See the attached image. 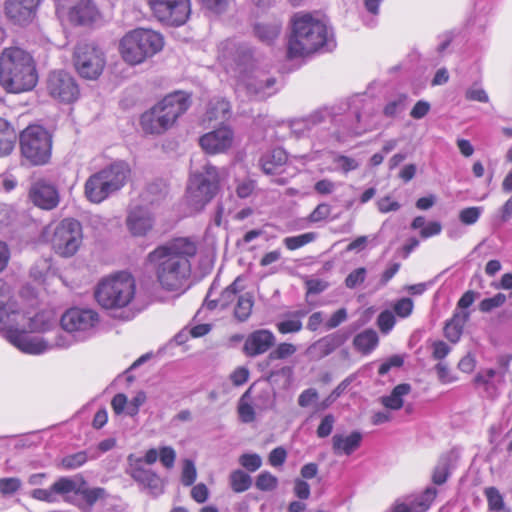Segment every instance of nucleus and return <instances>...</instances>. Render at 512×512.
<instances>
[{
  "instance_id": "obj_1",
  "label": "nucleus",
  "mask_w": 512,
  "mask_h": 512,
  "mask_svg": "<svg viewBox=\"0 0 512 512\" xmlns=\"http://www.w3.org/2000/svg\"><path fill=\"white\" fill-rule=\"evenodd\" d=\"M23 312L11 298L10 287L0 280V331L16 348L26 354L39 355L54 348L67 349L72 341L65 334L58 333L53 339L28 335L29 330L19 322Z\"/></svg>"
},
{
  "instance_id": "obj_2",
  "label": "nucleus",
  "mask_w": 512,
  "mask_h": 512,
  "mask_svg": "<svg viewBox=\"0 0 512 512\" xmlns=\"http://www.w3.org/2000/svg\"><path fill=\"white\" fill-rule=\"evenodd\" d=\"M197 252L189 238H176L151 251L147 260L154 266L157 282L169 292L185 290L191 274L190 258Z\"/></svg>"
},
{
  "instance_id": "obj_3",
  "label": "nucleus",
  "mask_w": 512,
  "mask_h": 512,
  "mask_svg": "<svg viewBox=\"0 0 512 512\" xmlns=\"http://www.w3.org/2000/svg\"><path fill=\"white\" fill-rule=\"evenodd\" d=\"M33 59L19 47H10L0 55V84L10 93L29 91L37 84Z\"/></svg>"
},
{
  "instance_id": "obj_4",
  "label": "nucleus",
  "mask_w": 512,
  "mask_h": 512,
  "mask_svg": "<svg viewBox=\"0 0 512 512\" xmlns=\"http://www.w3.org/2000/svg\"><path fill=\"white\" fill-rule=\"evenodd\" d=\"M326 47H333L327 26L310 15L295 18L293 32L288 42L290 58L305 56Z\"/></svg>"
},
{
  "instance_id": "obj_5",
  "label": "nucleus",
  "mask_w": 512,
  "mask_h": 512,
  "mask_svg": "<svg viewBox=\"0 0 512 512\" xmlns=\"http://www.w3.org/2000/svg\"><path fill=\"white\" fill-rule=\"evenodd\" d=\"M163 36L151 29L138 28L127 33L121 40L120 49L123 59L137 65L162 50Z\"/></svg>"
},
{
  "instance_id": "obj_6",
  "label": "nucleus",
  "mask_w": 512,
  "mask_h": 512,
  "mask_svg": "<svg viewBox=\"0 0 512 512\" xmlns=\"http://www.w3.org/2000/svg\"><path fill=\"white\" fill-rule=\"evenodd\" d=\"M135 280L127 272L104 277L98 283V304L106 309L126 307L134 299Z\"/></svg>"
},
{
  "instance_id": "obj_7",
  "label": "nucleus",
  "mask_w": 512,
  "mask_h": 512,
  "mask_svg": "<svg viewBox=\"0 0 512 512\" xmlns=\"http://www.w3.org/2000/svg\"><path fill=\"white\" fill-rule=\"evenodd\" d=\"M219 175L216 167L206 163L201 171L191 173L187 187L188 204L195 211L202 210L218 191Z\"/></svg>"
},
{
  "instance_id": "obj_8",
  "label": "nucleus",
  "mask_w": 512,
  "mask_h": 512,
  "mask_svg": "<svg viewBox=\"0 0 512 512\" xmlns=\"http://www.w3.org/2000/svg\"><path fill=\"white\" fill-rule=\"evenodd\" d=\"M45 233L51 234L49 241L52 250L64 258L75 255L83 240L82 226L73 218H65L55 225L48 226Z\"/></svg>"
},
{
  "instance_id": "obj_9",
  "label": "nucleus",
  "mask_w": 512,
  "mask_h": 512,
  "mask_svg": "<svg viewBox=\"0 0 512 512\" xmlns=\"http://www.w3.org/2000/svg\"><path fill=\"white\" fill-rule=\"evenodd\" d=\"M20 149L24 158L33 165H43L51 157L52 137L40 125H30L20 136Z\"/></svg>"
},
{
  "instance_id": "obj_10",
  "label": "nucleus",
  "mask_w": 512,
  "mask_h": 512,
  "mask_svg": "<svg viewBox=\"0 0 512 512\" xmlns=\"http://www.w3.org/2000/svg\"><path fill=\"white\" fill-rule=\"evenodd\" d=\"M96 322V312L90 308L73 307L66 310L59 319V323L72 345L83 342L93 335Z\"/></svg>"
},
{
  "instance_id": "obj_11",
  "label": "nucleus",
  "mask_w": 512,
  "mask_h": 512,
  "mask_svg": "<svg viewBox=\"0 0 512 512\" xmlns=\"http://www.w3.org/2000/svg\"><path fill=\"white\" fill-rule=\"evenodd\" d=\"M150 11L159 22L168 26H181L188 20L189 0H147Z\"/></svg>"
},
{
  "instance_id": "obj_12",
  "label": "nucleus",
  "mask_w": 512,
  "mask_h": 512,
  "mask_svg": "<svg viewBox=\"0 0 512 512\" xmlns=\"http://www.w3.org/2000/svg\"><path fill=\"white\" fill-rule=\"evenodd\" d=\"M56 15L76 26H89L96 17L93 0H55Z\"/></svg>"
},
{
  "instance_id": "obj_13",
  "label": "nucleus",
  "mask_w": 512,
  "mask_h": 512,
  "mask_svg": "<svg viewBox=\"0 0 512 512\" xmlns=\"http://www.w3.org/2000/svg\"><path fill=\"white\" fill-rule=\"evenodd\" d=\"M130 174L131 170L124 161H115L98 172V203L119 191Z\"/></svg>"
},
{
  "instance_id": "obj_14",
  "label": "nucleus",
  "mask_w": 512,
  "mask_h": 512,
  "mask_svg": "<svg viewBox=\"0 0 512 512\" xmlns=\"http://www.w3.org/2000/svg\"><path fill=\"white\" fill-rule=\"evenodd\" d=\"M275 84V77L264 70L253 68L240 75L238 86L244 88L251 96L262 99L275 93Z\"/></svg>"
},
{
  "instance_id": "obj_15",
  "label": "nucleus",
  "mask_w": 512,
  "mask_h": 512,
  "mask_svg": "<svg viewBox=\"0 0 512 512\" xmlns=\"http://www.w3.org/2000/svg\"><path fill=\"white\" fill-rule=\"evenodd\" d=\"M47 90L52 98L63 103H72L79 96V87L76 80L63 70L50 73Z\"/></svg>"
},
{
  "instance_id": "obj_16",
  "label": "nucleus",
  "mask_w": 512,
  "mask_h": 512,
  "mask_svg": "<svg viewBox=\"0 0 512 512\" xmlns=\"http://www.w3.org/2000/svg\"><path fill=\"white\" fill-rule=\"evenodd\" d=\"M127 460L129 464L127 473L137 483L148 489L153 495L162 493L163 483L161 478L151 469L144 467L142 458L130 454Z\"/></svg>"
},
{
  "instance_id": "obj_17",
  "label": "nucleus",
  "mask_w": 512,
  "mask_h": 512,
  "mask_svg": "<svg viewBox=\"0 0 512 512\" xmlns=\"http://www.w3.org/2000/svg\"><path fill=\"white\" fill-rule=\"evenodd\" d=\"M190 96L183 91H176L168 94L154 106L159 113L167 119L168 124L173 127L177 119L190 107Z\"/></svg>"
},
{
  "instance_id": "obj_18",
  "label": "nucleus",
  "mask_w": 512,
  "mask_h": 512,
  "mask_svg": "<svg viewBox=\"0 0 512 512\" xmlns=\"http://www.w3.org/2000/svg\"><path fill=\"white\" fill-rule=\"evenodd\" d=\"M96 45L79 42L74 50L73 63L78 74L85 79H96Z\"/></svg>"
},
{
  "instance_id": "obj_19",
  "label": "nucleus",
  "mask_w": 512,
  "mask_h": 512,
  "mask_svg": "<svg viewBox=\"0 0 512 512\" xmlns=\"http://www.w3.org/2000/svg\"><path fill=\"white\" fill-rule=\"evenodd\" d=\"M52 491L57 494L74 492L81 496L86 506L92 507L96 503V488H88L86 482L78 477H61L53 485Z\"/></svg>"
},
{
  "instance_id": "obj_20",
  "label": "nucleus",
  "mask_w": 512,
  "mask_h": 512,
  "mask_svg": "<svg viewBox=\"0 0 512 512\" xmlns=\"http://www.w3.org/2000/svg\"><path fill=\"white\" fill-rule=\"evenodd\" d=\"M29 198L33 204L44 210H52L59 203V193L56 187L45 181H35L29 189Z\"/></svg>"
},
{
  "instance_id": "obj_21",
  "label": "nucleus",
  "mask_w": 512,
  "mask_h": 512,
  "mask_svg": "<svg viewBox=\"0 0 512 512\" xmlns=\"http://www.w3.org/2000/svg\"><path fill=\"white\" fill-rule=\"evenodd\" d=\"M276 342L274 334L268 329H258L250 333L243 345V352L256 357L269 351Z\"/></svg>"
},
{
  "instance_id": "obj_22",
  "label": "nucleus",
  "mask_w": 512,
  "mask_h": 512,
  "mask_svg": "<svg viewBox=\"0 0 512 512\" xmlns=\"http://www.w3.org/2000/svg\"><path fill=\"white\" fill-rule=\"evenodd\" d=\"M200 145L209 154L222 153L229 149L233 142V132L227 126L206 133L199 139Z\"/></svg>"
},
{
  "instance_id": "obj_23",
  "label": "nucleus",
  "mask_w": 512,
  "mask_h": 512,
  "mask_svg": "<svg viewBox=\"0 0 512 512\" xmlns=\"http://www.w3.org/2000/svg\"><path fill=\"white\" fill-rule=\"evenodd\" d=\"M40 0H6L5 13L16 24H26L35 16Z\"/></svg>"
},
{
  "instance_id": "obj_24",
  "label": "nucleus",
  "mask_w": 512,
  "mask_h": 512,
  "mask_svg": "<svg viewBox=\"0 0 512 512\" xmlns=\"http://www.w3.org/2000/svg\"><path fill=\"white\" fill-rule=\"evenodd\" d=\"M508 371V362L503 365L502 371L495 369H483L479 371L474 383L478 387H482L488 398H495L498 394L499 385L504 382L505 374Z\"/></svg>"
},
{
  "instance_id": "obj_25",
  "label": "nucleus",
  "mask_w": 512,
  "mask_h": 512,
  "mask_svg": "<svg viewBox=\"0 0 512 512\" xmlns=\"http://www.w3.org/2000/svg\"><path fill=\"white\" fill-rule=\"evenodd\" d=\"M19 322L29 332L45 333L56 327L59 320L53 310L46 309L36 313L33 317H27L23 313V318H19Z\"/></svg>"
},
{
  "instance_id": "obj_26",
  "label": "nucleus",
  "mask_w": 512,
  "mask_h": 512,
  "mask_svg": "<svg viewBox=\"0 0 512 512\" xmlns=\"http://www.w3.org/2000/svg\"><path fill=\"white\" fill-rule=\"evenodd\" d=\"M164 118L156 107L153 106L142 114L140 118L141 128L146 134L161 135L172 128L168 124L167 119Z\"/></svg>"
},
{
  "instance_id": "obj_27",
  "label": "nucleus",
  "mask_w": 512,
  "mask_h": 512,
  "mask_svg": "<svg viewBox=\"0 0 512 512\" xmlns=\"http://www.w3.org/2000/svg\"><path fill=\"white\" fill-rule=\"evenodd\" d=\"M343 342L344 339L340 335L331 334L310 345L307 349V354L314 359H321L335 351Z\"/></svg>"
},
{
  "instance_id": "obj_28",
  "label": "nucleus",
  "mask_w": 512,
  "mask_h": 512,
  "mask_svg": "<svg viewBox=\"0 0 512 512\" xmlns=\"http://www.w3.org/2000/svg\"><path fill=\"white\" fill-rule=\"evenodd\" d=\"M127 226L133 235L142 236L152 228L153 219L147 210L136 208L129 213Z\"/></svg>"
},
{
  "instance_id": "obj_29",
  "label": "nucleus",
  "mask_w": 512,
  "mask_h": 512,
  "mask_svg": "<svg viewBox=\"0 0 512 512\" xmlns=\"http://www.w3.org/2000/svg\"><path fill=\"white\" fill-rule=\"evenodd\" d=\"M240 278H236L232 284H230L227 288H225L220 297L217 300L210 299L211 290L208 292L207 297L205 299V305L208 309L213 310L218 305L222 309H226L229 307L233 302L237 301L238 296L240 295L239 292L241 291L240 287Z\"/></svg>"
},
{
  "instance_id": "obj_30",
  "label": "nucleus",
  "mask_w": 512,
  "mask_h": 512,
  "mask_svg": "<svg viewBox=\"0 0 512 512\" xmlns=\"http://www.w3.org/2000/svg\"><path fill=\"white\" fill-rule=\"evenodd\" d=\"M362 434L358 431L352 432L348 436L335 434L332 437V447L335 454L350 455L360 447Z\"/></svg>"
},
{
  "instance_id": "obj_31",
  "label": "nucleus",
  "mask_w": 512,
  "mask_h": 512,
  "mask_svg": "<svg viewBox=\"0 0 512 512\" xmlns=\"http://www.w3.org/2000/svg\"><path fill=\"white\" fill-rule=\"evenodd\" d=\"M230 117V104L224 99H213L209 102L204 122H224Z\"/></svg>"
},
{
  "instance_id": "obj_32",
  "label": "nucleus",
  "mask_w": 512,
  "mask_h": 512,
  "mask_svg": "<svg viewBox=\"0 0 512 512\" xmlns=\"http://www.w3.org/2000/svg\"><path fill=\"white\" fill-rule=\"evenodd\" d=\"M16 138L13 126L0 117V157L7 156L13 151Z\"/></svg>"
},
{
  "instance_id": "obj_33",
  "label": "nucleus",
  "mask_w": 512,
  "mask_h": 512,
  "mask_svg": "<svg viewBox=\"0 0 512 512\" xmlns=\"http://www.w3.org/2000/svg\"><path fill=\"white\" fill-rule=\"evenodd\" d=\"M469 312L460 311L456 312L452 319L447 322L444 328L446 338L451 342H457L462 334L463 327L469 319Z\"/></svg>"
},
{
  "instance_id": "obj_34",
  "label": "nucleus",
  "mask_w": 512,
  "mask_h": 512,
  "mask_svg": "<svg viewBox=\"0 0 512 512\" xmlns=\"http://www.w3.org/2000/svg\"><path fill=\"white\" fill-rule=\"evenodd\" d=\"M287 161V155L284 150L277 148L267 153L260 159V166L264 173L274 174L277 168L284 165Z\"/></svg>"
},
{
  "instance_id": "obj_35",
  "label": "nucleus",
  "mask_w": 512,
  "mask_h": 512,
  "mask_svg": "<svg viewBox=\"0 0 512 512\" xmlns=\"http://www.w3.org/2000/svg\"><path fill=\"white\" fill-rule=\"evenodd\" d=\"M411 391L410 384L402 383L393 388L388 396L381 398V403L389 409L399 410L403 406V396L409 394Z\"/></svg>"
},
{
  "instance_id": "obj_36",
  "label": "nucleus",
  "mask_w": 512,
  "mask_h": 512,
  "mask_svg": "<svg viewBox=\"0 0 512 512\" xmlns=\"http://www.w3.org/2000/svg\"><path fill=\"white\" fill-rule=\"evenodd\" d=\"M452 459V453L444 454L439 458L432 473V482L434 484L442 485L447 481L450 475Z\"/></svg>"
},
{
  "instance_id": "obj_37",
  "label": "nucleus",
  "mask_w": 512,
  "mask_h": 512,
  "mask_svg": "<svg viewBox=\"0 0 512 512\" xmlns=\"http://www.w3.org/2000/svg\"><path fill=\"white\" fill-rule=\"evenodd\" d=\"M253 305L254 300L251 293L246 292L240 294L237 298L236 306L234 309L235 318L240 322L246 321L251 315Z\"/></svg>"
},
{
  "instance_id": "obj_38",
  "label": "nucleus",
  "mask_w": 512,
  "mask_h": 512,
  "mask_svg": "<svg viewBox=\"0 0 512 512\" xmlns=\"http://www.w3.org/2000/svg\"><path fill=\"white\" fill-rule=\"evenodd\" d=\"M354 346L363 353L371 352L378 344V335L374 330L368 329L354 338Z\"/></svg>"
},
{
  "instance_id": "obj_39",
  "label": "nucleus",
  "mask_w": 512,
  "mask_h": 512,
  "mask_svg": "<svg viewBox=\"0 0 512 512\" xmlns=\"http://www.w3.org/2000/svg\"><path fill=\"white\" fill-rule=\"evenodd\" d=\"M254 31L256 36L261 40L262 42L266 44H271L278 36L281 31V24L280 23H271V24H264L259 23L256 24L254 27Z\"/></svg>"
},
{
  "instance_id": "obj_40",
  "label": "nucleus",
  "mask_w": 512,
  "mask_h": 512,
  "mask_svg": "<svg viewBox=\"0 0 512 512\" xmlns=\"http://www.w3.org/2000/svg\"><path fill=\"white\" fill-rule=\"evenodd\" d=\"M229 483L234 492L242 493L251 487L252 478L244 471L237 469L230 473Z\"/></svg>"
},
{
  "instance_id": "obj_41",
  "label": "nucleus",
  "mask_w": 512,
  "mask_h": 512,
  "mask_svg": "<svg viewBox=\"0 0 512 512\" xmlns=\"http://www.w3.org/2000/svg\"><path fill=\"white\" fill-rule=\"evenodd\" d=\"M297 352V346L288 343V342H282L278 344L267 356L268 361H275V360H285L291 356H293Z\"/></svg>"
},
{
  "instance_id": "obj_42",
  "label": "nucleus",
  "mask_w": 512,
  "mask_h": 512,
  "mask_svg": "<svg viewBox=\"0 0 512 512\" xmlns=\"http://www.w3.org/2000/svg\"><path fill=\"white\" fill-rule=\"evenodd\" d=\"M437 495V490L434 487H428L424 493L412 502L414 512H425L430 507L431 503Z\"/></svg>"
},
{
  "instance_id": "obj_43",
  "label": "nucleus",
  "mask_w": 512,
  "mask_h": 512,
  "mask_svg": "<svg viewBox=\"0 0 512 512\" xmlns=\"http://www.w3.org/2000/svg\"><path fill=\"white\" fill-rule=\"evenodd\" d=\"M316 239V233L308 232L297 236L286 237L283 240L284 245L289 250H296L304 245L314 241Z\"/></svg>"
},
{
  "instance_id": "obj_44",
  "label": "nucleus",
  "mask_w": 512,
  "mask_h": 512,
  "mask_svg": "<svg viewBox=\"0 0 512 512\" xmlns=\"http://www.w3.org/2000/svg\"><path fill=\"white\" fill-rule=\"evenodd\" d=\"M285 319L276 323V328L281 334L298 333L302 330V321L285 315Z\"/></svg>"
},
{
  "instance_id": "obj_45",
  "label": "nucleus",
  "mask_w": 512,
  "mask_h": 512,
  "mask_svg": "<svg viewBox=\"0 0 512 512\" xmlns=\"http://www.w3.org/2000/svg\"><path fill=\"white\" fill-rule=\"evenodd\" d=\"M278 479L268 471L261 472L255 482V486L260 491H273L277 488Z\"/></svg>"
},
{
  "instance_id": "obj_46",
  "label": "nucleus",
  "mask_w": 512,
  "mask_h": 512,
  "mask_svg": "<svg viewBox=\"0 0 512 512\" xmlns=\"http://www.w3.org/2000/svg\"><path fill=\"white\" fill-rule=\"evenodd\" d=\"M507 300L503 293H497L493 297L485 298L479 303V310L484 313L491 312L492 310L501 307Z\"/></svg>"
},
{
  "instance_id": "obj_47",
  "label": "nucleus",
  "mask_w": 512,
  "mask_h": 512,
  "mask_svg": "<svg viewBox=\"0 0 512 512\" xmlns=\"http://www.w3.org/2000/svg\"><path fill=\"white\" fill-rule=\"evenodd\" d=\"M22 482L17 477L0 478V493L4 496L12 495L21 488Z\"/></svg>"
},
{
  "instance_id": "obj_48",
  "label": "nucleus",
  "mask_w": 512,
  "mask_h": 512,
  "mask_svg": "<svg viewBox=\"0 0 512 512\" xmlns=\"http://www.w3.org/2000/svg\"><path fill=\"white\" fill-rule=\"evenodd\" d=\"M322 121V115L320 113H314L306 119L293 122L292 129L295 132H302L305 129H311V127L321 123Z\"/></svg>"
},
{
  "instance_id": "obj_49",
  "label": "nucleus",
  "mask_w": 512,
  "mask_h": 512,
  "mask_svg": "<svg viewBox=\"0 0 512 512\" xmlns=\"http://www.w3.org/2000/svg\"><path fill=\"white\" fill-rule=\"evenodd\" d=\"M239 463L248 471L254 472L261 467L262 459L256 453H245L239 457Z\"/></svg>"
},
{
  "instance_id": "obj_50",
  "label": "nucleus",
  "mask_w": 512,
  "mask_h": 512,
  "mask_svg": "<svg viewBox=\"0 0 512 512\" xmlns=\"http://www.w3.org/2000/svg\"><path fill=\"white\" fill-rule=\"evenodd\" d=\"M331 214V206L327 203L318 204L307 217L310 223H318L326 220Z\"/></svg>"
},
{
  "instance_id": "obj_51",
  "label": "nucleus",
  "mask_w": 512,
  "mask_h": 512,
  "mask_svg": "<svg viewBox=\"0 0 512 512\" xmlns=\"http://www.w3.org/2000/svg\"><path fill=\"white\" fill-rule=\"evenodd\" d=\"M406 97L404 95L398 96L396 99L386 104L383 113L387 117H395L405 109Z\"/></svg>"
},
{
  "instance_id": "obj_52",
  "label": "nucleus",
  "mask_w": 512,
  "mask_h": 512,
  "mask_svg": "<svg viewBox=\"0 0 512 512\" xmlns=\"http://www.w3.org/2000/svg\"><path fill=\"white\" fill-rule=\"evenodd\" d=\"M87 461L86 452L81 451L64 457L61 461L63 468L76 469Z\"/></svg>"
},
{
  "instance_id": "obj_53",
  "label": "nucleus",
  "mask_w": 512,
  "mask_h": 512,
  "mask_svg": "<svg viewBox=\"0 0 512 512\" xmlns=\"http://www.w3.org/2000/svg\"><path fill=\"white\" fill-rule=\"evenodd\" d=\"M490 510L500 511L504 506L503 498L499 491L494 487H489L485 490Z\"/></svg>"
},
{
  "instance_id": "obj_54",
  "label": "nucleus",
  "mask_w": 512,
  "mask_h": 512,
  "mask_svg": "<svg viewBox=\"0 0 512 512\" xmlns=\"http://www.w3.org/2000/svg\"><path fill=\"white\" fill-rule=\"evenodd\" d=\"M197 477L195 465L192 460L186 459L183 463L181 481L184 486H191Z\"/></svg>"
},
{
  "instance_id": "obj_55",
  "label": "nucleus",
  "mask_w": 512,
  "mask_h": 512,
  "mask_svg": "<svg viewBox=\"0 0 512 512\" xmlns=\"http://www.w3.org/2000/svg\"><path fill=\"white\" fill-rule=\"evenodd\" d=\"M367 271L364 267L357 268L350 272L345 279V285L349 289H354L362 284L366 279Z\"/></svg>"
},
{
  "instance_id": "obj_56",
  "label": "nucleus",
  "mask_w": 512,
  "mask_h": 512,
  "mask_svg": "<svg viewBox=\"0 0 512 512\" xmlns=\"http://www.w3.org/2000/svg\"><path fill=\"white\" fill-rule=\"evenodd\" d=\"M481 213V207H468L460 211L459 219L465 225H472L478 221Z\"/></svg>"
},
{
  "instance_id": "obj_57",
  "label": "nucleus",
  "mask_w": 512,
  "mask_h": 512,
  "mask_svg": "<svg viewBox=\"0 0 512 512\" xmlns=\"http://www.w3.org/2000/svg\"><path fill=\"white\" fill-rule=\"evenodd\" d=\"M334 163L337 164V168L344 173L356 170L359 167L357 160L344 155H337L334 158Z\"/></svg>"
},
{
  "instance_id": "obj_58",
  "label": "nucleus",
  "mask_w": 512,
  "mask_h": 512,
  "mask_svg": "<svg viewBox=\"0 0 512 512\" xmlns=\"http://www.w3.org/2000/svg\"><path fill=\"white\" fill-rule=\"evenodd\" d=\"M319 398V394L315 388H308L301 392L298 397V405L307 408L314 404Z\"/></svg>"
},
{
  "instance_id": "obj_59",
  "label": "nucleus",
  "mask_w": 512,
  "mask_h": 512,
  "mask_svg": "<svg viewBox=\"0 0 512 512\" xmlns=\"http://www.w3.org/2000/svg\"><path fill=\"white\" fill-rule=\"evenodd\" d=\"M146 394L139 391L127 404V415L133 417L138 414L139 408L145 403Z\"/></svg>"
},
{
  "instance_id": "obj_60",
  "label": "nucleus",
  "mask_w": 512,
  "mask_h": 512,
  "mask_svg": "<svg viewBox=\"0 0 512 512\" xmlns=\"http://www.w3.org/2000/svg\"><path fill=\"white\" fill-rule=\"evenodd\" d=\"M334 423H335L334 416L332 414L326 415L322 419L321 423L319 424V426L317 428V436L319 438L328 437L333 430Z\"/></svg>"
},
{
  "instance_id": "obj_61",
  "label": "nucleus",
  "mask_w": 512,
  "mask_h": 512,
  "mask_svg": "<svg viewBox=\"0 0 512 512\" xmlns=\"http://www.w3.org/2000/svg\"><path fill=\"white\" fill-rule=\"evenodd\" d=\"M159 458L163 466L170 469L174 466L176 452L170 446L162 447L159 452Z\"/></svg>"
},
{
  "instance_id": "obj_62",
  "label": "nucleus",
  "mask_w": 512,
  "mask_h": 512,
  "mask_svg": "<svg viewBox=\"0 0 512 512\" xmlns=\"http://www.w3.org/2000/svg\"><path fill=\"white\" fill-rule=\"evenodd\" d=\"M465 97L470 101H478L483 103H487L489 101V97L485 90L475 85L466 90Z\"/></svg>"
},
{
  "instance_id": "obj_63",
  "label": "nucleus",
  "mask_w": 512,
  "mask_h": 512,
  "mask_svg": "<svg viewBox=\"0 0 512 512\" xmlns=\"http://www.w3.org/2000/svg\"><path fill=\"white\" fill-rule=\"evenodd\" d=\"M203 7L216 13L221 14L226 11L229 0H200Z\"/></svg>"
},
{
  "instance_id": "obj_64",
  "label": "nucleus",
  "mask_w": 512,
  "mask_h": 512,
  "mask_svg": "<svg viewBox=\"0 0 512 512\" xmlns=\"http://www.w3.org/2000/svg\"><path fill=\"white\" fill-rule=\"evenodd\" d=\"M378 325L382 332L387 333L395 324V318L390 311H383L378 316Z\"/></svg>"
}]
</instances>
